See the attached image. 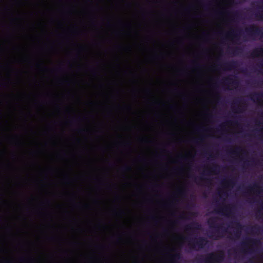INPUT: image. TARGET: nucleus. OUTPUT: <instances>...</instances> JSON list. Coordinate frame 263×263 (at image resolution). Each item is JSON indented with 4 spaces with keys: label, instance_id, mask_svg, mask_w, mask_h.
I'll list each match as a JSON object with an SVG mask.
<instances>
[{
    "label": "nucleus",
    "instance_id": "c9c22d12",
    "mask_svg": "<svg viewBox=\"0 0 263 263\" xmlns=\"http://www.w3.org/2000/svg\"><path fill=\"white\" fill-rule=\"evenodd\" d=\"M167 231H166V230H165L164 231V234H166V233H167Z\"/></svg>",
    "mask_w": 263,
    "mask_h": 263
},
{
    "label": "nucleus",
    "instance_id": "4be33fe9",
    "mask_svg": "<svg viewBox=\"0 0 263 263\" xmlns=\"http://www.w3.org/2000/svg\"><path fill=\"white\" fill-rule=\"evenodd\" d=\"M131 170H132L131 166H129V165H126L124 166L122 168V170L124 171V172L130 171H131Z\"/></svg>",
    "mask_w": 263,
    "mask_h": 263
},
{
    "label": "nucleus",
    "instance_id": "72a5a7b5",
    "mask_svg": "<svg viewBox=\"0 0 263 263\" xmlns=\"http://www.w3.org/2000/svg\"><path fill=\"white\" fill-rule=\"evenodd\" d=\"M209 118H212V116L211 114H207L206 115Z\"/></svg>",
    "mask_w": 263,
    "mask_h": 263
},
{
    "label": "nucleus",
    "instance_id": "4c0bfd02",
    "mask_svg": "<svg viewBox=\"0 0 263 263\" xmlns=\"http://www.w3.org/2000/svg\"><path fill=\"white\" fill-rule=\"evenodd\" d=\"M245 163H246L247 165H249V164H250L249 163H246V162H245Z\"/></svg>",
    "mask_w": 263,
    "mask_h": 263
},
{
    "label": "nucleus",
    "instance_id": "aec40b11",
    "mask_svg": "<svg viewBox=\"0 0 263 263\" xmlns=\"http://www.w3.org/2000/svg\"><path fill=\"white\" fill-rule=\"evenodd\" d=\"M242 50L241 48L237 47L234 50H233L232 52L234 54H235L241 52Z\"/></svg>",
    "mask_w": 263,
    "mask_h": 263
},
{
    "label": "nucleus",
    "instance_id": "f8f14e48",
    "mask_svg": "<svg viewBox=\"0 0 263 263\" xmlns=\"http://www.w3.org/2000/svg\"><path fill=\"white\" fill-rule=\"evenodd\" d=\"M191 177H192L194 181L196 183H198L199 180L203 181L204 182L206 183H209L211 182L210 179L206 178H204L202 176H200L199 177H197L195 176H191Z\"/></svg>",
    "mask_w": 263,
    "mask_h": 263
},
{
    "label": "nucleus",
    "instance_id": "5701e85b",
    "mask_svg": "<svg viewBox=\"0 0 263 263\" xmlns=\"http://www.w3.org/2000/svg\"><path fill=\"white\" fill-rule=\"evenodd\" d=\"M186 192V190L185 188H183L181 190H179L177 191V193L180 195H184Z\"/></svg>",
    "mask_w": 263,
    "mask_h": 263
},
{
    "label": "nucleus",
    "instance_id": "a211bd4d",
    "mask_svg": "<svg viewBox=\"0 0 263 263\" xmlns=\"http://www.w3.org/2000/svg\"><path fill=\"white\" fill-rule=\"evenodd\" d=\"M237 33H238V31L237 30L233 31L230 32L228 34V36H233V37H234L235 38L237 39L238 37L239 36L238 34Z\"/></svg>",
    "mask_w": 263,
    "mask_h": 263
},
{
    "label": "nucleus",
    "instance_id": "dca6fc26",
    "mask_svg": "<svg viewBox=\"0 0 263 263\" xmlns=\"http://www.w3.org/2000/svg\"><path fill=\"white\" fill-rule=\"evenodd\" d=\"M220 166L217 165H214L212 167H211V171L215 174H216L219 172Z\"/></svg>",
    "mask_w": 263,
    "mask_h": 263
},
{
    "label": "nucleus",
    "instance_id": "7ed1b4c3",
    "mask_svg": "<svg viewBox=\"0 0 263 263\" xmlns=\"http://www.w3.org/2000/svg\"><path fill=\"white\" fill-rule=\"evenodd\" d=\"M184 239L189 242V246L193 250H195L196 247L199 249H203L208 242L207 239L203 237H199L197 238L187 237Z\"/></svg>",
    "mask_w": 263,
    "mask_h": 263
},
{
    "label": "nucleus",
    "instance_id": "7c9ffc66",
    "mask_svg": "<svg viewBox=\"0 0 263 263\" xmlns=\"http://www.w3.org/2000/svg\"><path fill=\"white\" fill-rule=\"evenodd\" d=\"M244 110V109H243L242 108H242H238L237 111H238V112H242V110Z\"/></svg>",
    "mask_w": 263,
    "mask_h": 263
},
{
    "label": "nucleus",
    "instance_id": "39448f33",
    "mask_svg": "<svg viewBox=\"0 0 263 263\" xmlns=\"http://www.w3.org/2000/svg\"><path fill=\"white\" fill-rule=\"evenodd\" d=\"M234 209V206H227L224 208H218L215 210V211L217 213H220L222 215H224L229 216L233 213V210Z\"/></svg>",
    "mask_w": 263,
    "mask_h": 263
},
{
    "label": "nucleus",
    "instance_id": "f257e3e1",
    "mask_svg": "<svg viewBox=\"0 0 263 263\" xmlns=\"http://www.w3.org/2000/svg\"><path fill=\"white\" fill-rule=\"evenodd\" d=\"M215 219L216 218H211L208 222L210 227L213 228L215 230L210 233L209 237L217 240L221 237L224 233L227 232V229L222 224H216Z\"/></svg>",
    "mask_w": 263,
    "mask_h": 263
},
{
    "label": "nucleus",
    "instance_id": "ddd939ff",
    "mask_svg": "<svg viewBox=\"0 0 263 263\" xmlns=\"http://www.w3.org/2000/svg\"><path fill=\"white\" fill-rule=\"evenodd\" d=\"M222 183L223 184H228L229 185L232 186L235 183V180H234V178H230L228 180H226L224 179L222 181Z\"/></svg>",
    "mask_w": 263,
    "mask_h": 263
},
{
    "label": "nucleus",
    "instance_id": "b1692460",
    "mask_svg": "<svg viewBox=\"0 0 263 263\" xmlns=\"http://www.w3.org/2000/svg\"><path fill=\"white\" fill-rule=\"evenodd\" d=\"M247 241L249 242H251V243H252L253 245L254 243H255L256 242H259V241H258V240H255L254 239H251V238L247 239Z\"/></svg>",
    "mask_w": 263,
    "mask_h": 263
},
{
    "label": "nucleus",
    "instance_id": "0eeeda50",
    "mask_svg": "<svg viewBox=\"0 0 263 263\" xmlns=\"http://www.w3.org/2000/svg\"><path fill=\"white\" fill-rule=\"evenodd\" d=\"M257 8H258V10L256 11L254 15L257 21H263V5H257Z\"/></svg>",
    "mask_w": 263,
    "mask_h": 263
},
{
    "label": "nucleus",
    "instance_id": "e433bc0d",
    "mask_svg": "<svg viewBox=\"0 0 263 263\" xmlns=\"http://www.w3.org/2000/svg\"><path fill=\"white\" fill-rule=\"evenodd\" d=\"M7 263H11V261H10V260H7Z\"/></svg>",
    "mask_w": 263,
    "mask_h": 263
},
{
    "label": "nucleus",
    "instance_id": "1a4fd4ad",
    "mask_svg": "<svg viewBox=\"0 0 263 263\" xmlns=\"http://www.w3.org/2000/svg\"><path fill=\"white\" fill-rule=\"evenodd\" d=\"M201 229V225L197 222H194L186 227V230H199Z\"/></svg>",
    "mask_w": 263,
    "mask_h": 263
},
{
    "label": "nucleus",
    "instance_id": "f3484780",
    "mask_svg": "<svg viewBox=\"0 0 263 263\" xmlns=\"http://www.w3.org/2000/svg\"><path fill=\"white\" fill-rule=\"evenodd\" d=\"M260 230V227L258 226H252L250 227V231L252 233L258 232Z\"/></svg>",
    "mask_w": 263,
    "mask_h": 263
},
{
    "label": "nucleus",
    "instance_id": "393cba45",
    "mask_svg": "<svg viewBox=\"0 0 263 263\" xmlns=\"http://www.w3.org/2000/svg\"><path fill=\"white\" fill-rule=\"evenodd\" d=\"M242 103V104H245V101H244L243 99H239V100H237L235 101V103L236 104H238L239 103Z\"/></svg>",
    "mask_w": 263,
    "mask_h": 263
},
{
    "label": "nucleus",
    "instance_id": "2eb2a0df",
    "mask_svg": "<svg viewBox=\"0 0 263 263\" xmlns=\"http://www.w3.org/2000/svg\"><path fill=\"white\" fill-rule=\"evenodd\" d=\"M242 151L243 149L241 148L237 147L234 150L231 151L230 153L233 155H238L240 152H242Z\"/></svg>",
    "mask_w": 263,
    "mask_h": 263
},
{
    "label": "nucleus",
    "instance_id": "9b49d317",
    "mask_svg": "<svg viewBox=\"0 0 263 263\" xmlns=\"http://www.w3.org/2000/svg\"><path fill=\"white\" fill-rule=\"evenodd\" d=\"M172 251L174 252L175 253L172 255L171 259L173 262H175L177 260H178L181 258V254L176 249H174Z\"/></svg>",
    "mask_w": 263,
    "mask_h": 263
},
{
    "label": "nucleus",
    "instance_id": "cd10ccee",
    "mask_svg": "<svg viewBox=\"0 0 263 263\" xmlns=\"http://www.w3.org/2000/svg\"><path fill=\"white\" fill-rule=\"evenodd\" d=\"M193 63L195 64V66L197 68H200L201 67V65L198 63H196L195 62H193Z\"/></svg>",
    "mask_w": 263,
    "mask_h": 263
},
{
    "label": "nucleus",
    "instance_id": "c756f323",
    "mask_svg": "<svg viewBox=\"0 0 263 263\" xmlns=\"http://www.w3.org/2000/svg\"><path fill=\"white\" fill-rule=\"evenodd\" d=\"M241 245L243 247H246L247 246V243L246 242L243 241L242 242Z\"/></svg>",
    "mask_w": 263,
    "mask_h": 263
},
{
    "label": "nucleus",
    "instance_id": "20e7f679",
    "mask_svg": "<svg viewBox=\"0 0 263 263\" xmlns=\"http://www.w3.org/2000/svg\"><path fill=\"white\" fill-rule=\"evenodd\" d=\"M245 32L246 35L250 38L254 40L255 37L256 36H263V31L262 29L255 25H252L249 27H247L245 29Z\"/></svg>",
    "mask_w": 263,
    "mask_h": 263
},
{
    "label": "nucleus",
    "instance_id": "473e14b6",
    "mask_svg": "<svg viewBox=\"0 0 263 263\" xmlns=\"http://www.w3.org/2000/svg\"><path fill=\"white\" fill-rule=\"evenodd\" d=\"M151 218L152 219L154 220H156V218H155V216H152L151 217Z\"/></svg>",
    "mask_w": 263,
    "mask_h": 263
},
{
    "label": "nucleus",
    "instance_id": "412c9836",
    "mask_svg": "<svg viewBox=\"0 0 263 263\" xmlns=\"http://www.w3.org/2000/svg\"><path fill=\"white\" fill-rule=\"evenodd\" d=\"M191 142L194 144H199L200 143L203 142V140L201 138L199 139H193L191 140Z\"/></svg>",
    "mask_w": 263,
    "mask_h": 263
},
{
    "label": "nucleus",
    "instance_id": "f704fd0d",
    "mask_svg": "<svg viewBox=\"0 0 263 263\" xmlns=\"http://www.w3.org/2000/svg\"><path fill=\"white\" fill-rule=\"evenodd\" d=\"M120 214H124V212L123 211H121L120 212Z\"/></svg>",
    "mask_w": 263,
    "mask_h": 263
},
{
    "label": "nucleus",
    "instance_id": "9d476101",
    "mask_svg": "<svg viewBox=\"0 0 263 263\" xmlns=\"http://www.w3.org/2000/svg\"><path fill=\"white\" fill-rule=\"evenodd\" d=\"M259 54H263V47L253 50L250 54L251 58L257 57Z\"/></svg>",
    "mask_w": 263,
    "mask_h": 263
},
{
    "label": "nucleus",
    "instance_id": "a19ab883",
    "mask_svg": "<svg viewBox=\"0 0 263 263\" xmlns=\"http://www.w3.org/2000/svg\"><path fill=\"white\" fill-rule=\"evenodd\" d=\"M118 240V241H119V240H120V238L118 239V240Z\"/></svg>",
    "mask_w": 263,
    "mask_h": 263
},
{
    "label": "nucleus",
    "instance_id": "2f4dec72",
    "mask_svg": "<svg viewBox=\"0 0 263 263\" xmlns=\"http://www.w3.org/2000/svg\"><path fill=\"white\" fill-rule=\"evenodd\" d=\"M85 131H86V130H85V129H79V132L80 133H82V132H85Z\"/></svg>",
    "mask_w": 263,
    "mask_h": 263
},
{
    "label": "nucleus",
    "instance_id": "a878e982",
    "mask_svg": "<svg viewBox=\"0 0 263 263\" xmlns=\"http://www.w3.org/2000/svg\"><path fill=\"white\" fill-rule=\"evenodd\" d=\"M196 130L198 132H203V131L205 130V129L204 128H203V127H197L196 128Z\"/></svg>",
    "mask_w": 263,
    "mask_h": 263
},
{
    "label": "nucleus",
    "instance_id": "79ce46f5",
    "mask_svg": "<svg viewBox=\"0 0 263 263\" xmlns=\"http://www.w3.org/2000/svg\"><path fill=\"white\" fill-rule=\"evenodd\" d=\"M36 66H37V67H39V65H36Z\"/></svg>",
    "mask_w": 263,
    "mask_h": 263
},
{
    "label": "nucleus",
    "instance_id": "423d86ee",
    "mask_svg": "<svg viewBox=\"0 0 263 263\" xmlns=\"http://www.w3.org/2000/svg\"><path fill=\"white\" fill-rule=\"evenodd\" d=\"M232 223L236 226L235 231L234 232V236L235 238L238 239L240 237L243 226L238 221H234Z\"/></svg>",
    "mask_w": 263,
    "mask_h": 263
},
{
    "label": "nucleus",
    "instance_id": "c85d7f7f",
    "mask_svg": "<svg viewBox=\"0 0 263 263\" xmlns=\"http://www.w3.org/2000/svg\"><path fill=\"white\" fill-rule=\"evenodd\" d=\"M233 14L235 16V17H238L239 16V13L237 11H235L233 13Z\"/></svg>",
    "mask_w": 263,
    "mask_h": 263
},
{
    "label": "nucleus",
    "instance_id": "58836bf2",
    "mask_svg": "<svg viewBox=\"0 0 263 263\" xmlns=\"http://www.w3.org/2000/svg\"><path fill=\"white\" fill-rule=\"evenodd\" d=\"M179 158H183V156H179Z\"/></svg>",
    "mask_w": 263,
    "mask_h": 263
},
{
    "label": "nucleus",
    "instance_id": "4468645a",
    "mask_svg": "<svg viewBox=\"0 0 263 263\" xmlns=\"http://www.w3.org/2000/svg\"><path fill=\"white\" fill-rule=\"evenodd\" d=\"M259 186L256 183H255V184H253L251 186H249L247 188V190L248 191V192H254V189H259Z\"/></svg>",
    "mask_w": 263,
    "mask_h": 263
},
{
    "label": "nucleus",
    "instance_id": "6ab92c4d",
    "mask_svg": "<svg viewBox=\"0 0 263 263\" xmlns=\"http://www.w3.org/2000/svg\"><path fill=\"white\" fill-rule=\"evenodd\" d=\"M225 80L227 82V83L229 84H237V82H236L235 81L233 80L231 77H228L225 79Z\"/></svg>",
    "mask_w": 263,
    "mask_h": 263
},
{
    "label": "nucleus",
    "instance_id": "ea45409f",
    "mask_svg": "<svg viewBox=\"0 0 263 263\" xmlns=\"http://www.w3.org/2000/svg\"><path fill=\"white\" fill-rule=\"evenodd\" d=\"M261 138H262V139L263 140V134L262 135Z\"/></svg>",
    "mask_w": 263,
    "mask_h": 263
},
{
    "label": "nucleus",
    "instance_id": "f03ea898",
    "mask_svg": "<svg viewBox=\"0 0 263 263\" xmlns=\"http://www.w3.org/2000/svg\"><path fill=\"white\" fill-rule=\"evenodd\" d=\"M224 258L223 252H220L217 254L211 253L208 254L204 258L197 259V263H220Z\"/></svg>",
    "mask_w": 263,
    "mask_h": 263
},
{
    "label": "nucleus",
    "instance_id": "bb28decb",
    "mask_svg": "<svg viewBox=\"0 0 263 263\" xmlns=\"http://www.w3.org/2000/svg\"><path fill=\"white\" fill-rule=\"evenodd\" d=\"M26 261V258H24V257H23V258H21L20 259V261L21 262H25V261Z\"/></svg>",
    "mask_w": 263,
    "mask_h": 263
},
{
    "label": "nucleus",
    "instance_id": "6e6552de",
    "mask_svg": "<svg viewBox=\"0 0 263 263\" xmlns=\"http://www.w3.org/2000/svg\"><path fill=\"white\" fill-rule=\"evenodd\" d=\"M238 65V63L236 61H232L231 62H226L223 64L224 69L230 70L236 68Z\"/></svg>",
    "mask_w": 263,
    "mask_h": 263
}]
</instances>
